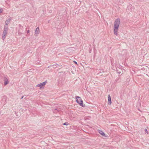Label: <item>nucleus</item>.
<instances>
[{"mask_svg": "<svg viewBox=\"0 0 149 149\" xmlns=\"http://www.w3.org/2000/svg\"><path fill=\"white\" fill-rule=\"evenodd\" d=\"M120 24V19H116L114 22V32L115 35L117 36L118 35V28Z\"/></svg>", "mask_w": 149, "mask_h": 149, "instance_id": "nucleus-1", "label": "nucleus"}, {"mask_svg": "<svg viewBox=\"0 0 149 149\" xmlns=\"http://www.w3.org/2000/svg\"><path fill=\"white\" fill-rule=\"evenodd\" d=\"M77 102L82 107H84L85 105L83 104V101L81 99L80 97L78 96H76L75 97Z\"/></svg>", "mask_w": 149, "mask_h": 149, "instance_id": "nucleus-2", "label": "nucleus"}, {"mask_svg": "<svg viewBox=\"0 0 149 149\" xmlns=\"http://www.w3.org/2000/svg\"><path fill=\"white\" fill-rule=\"evenodd\" d=\"M7 30H8V27L6 25L4 27V30L3 31V34L2 38L3 39V40L4 39H5L6 37V35L7 34Z\"/></svg>", "mask_w": 149, "mask_h": 149, "instance_id": "nucleus-3", "label": "nucleus"}, {"mask_svg": "<svg viewBox=\"0 0 149 149\" xmlns=\"http://www.w3.org/2000/svg\"><path fill=\"white\" fill-rule=\"evenodd\" d=\"M19 29L18 31V34L19 36H21L23 33V26L20 24H19Z\"/></svg>", "mask_w": 149, "mask_h": 149, "instance_id": "nucleus-4", "label": "nucleus"}, {"mask_svg": "<svg viewBox=\"0 0 149 149\" xmlns=\"http://www.w3.org/2000/svg\"><path fill=\"white\" fill-rule=\"evenodd\" d=\"M3 79L4 81V84H8L9 83L8 77L5 76L3 78Z\"/></svg>", "mask_w": 149, "mask_h": 149, "instance_id": "nucleus-5", "label": "nucleus"}, {"mask_svg": "<svg viewBox=\"0 0 149 149\" xmlns=\"http://www.w3.org/2000/svg\"><path fill=\"white\" fill-rule=\"evenodd\" d=\"M108 104L110 105L111 104V98L110 95H108Z\"/></svg>", "mask_w": 149, "mask_h": 149, "instance_id": "nucleus-6", "label": "nucleus"}, {"mask_svg": "<svg viewBox=\"0 0 149 149\" xmlns=\"http://www.w3.org/2000/svg\"><path fill=\"white\" fill-rule=\"evenodd\" d=\"M39 29L38 27H37L36 29L35 32V34L36 35V36H37L38 35L39 33Z\"/></svg>", "mask_w": 149, "mask_h": 149, "instance_id": "nucleus-7", "label": "nucleus"}, {"mask_svg": "<svg viewBox=\"0 0 149 149\" xmlns=\"http://www.w3.org/2000/svg\"><path fill=\"white\" fill-rule=\"evenodd\" d=\"M98 132L102 136H105V134L102 131V130H98Z\"/></svg>", "mask_w": 149, "mask_h": 149, "instance_id": "nucleus-8", "label": "nucleus"}, {"mask_svg": "<svg viewBox=\"0 0 149 149\" xmlns=\"http://www.w3.org/2000/svg\"><path fill=\"white\" fill-rule=\"evenodd\" d=\"M11 20V19L9 18L8 19H7L6 21V24L7 25L10 22Z\"/></svg>", "mask_w": 149, "mask_h": 149, "instance_id": "nucleus-9", "label": "nucleus"}, {"mask_svg": "<svg viewBox=\"0 0 149 149\" xmlns=\"http://www.w3.org/2000/svg\"><path fill=\"white\" fill-rule=\"evenodd\" d=\"M45 85H41V86H40V89H42L44 88V86Z\"/></svg>", "mask_w": 149, "mask_h": 149, "instance_id": "nucleus-10", "label": "nucleus"}, {"mask_svg": "<svg viewBox=\"0 0 149 149\" xmlns=\"http://www.w3.org/2000/svg\"><path fill=\"white\" fill-rule=\"evenodd\" d=\"M45 84H37L36 86V87H39L40 86H41V85H45Z\"/></svg>", "mask_w": 149, "mask_h": 149, "instance_id": "nucleus-11", "label": "nucleus"}, {"mask_svg": "<svg viewBox=\"0 0 149 149\" xmlns=\"http://www.w3.org/2000/svg\"><path fill=\"white\" fill-rule=\"evenodd\" d=\"M68 125V122H65L63 124V125Z\"/></svg>", "mask_w": 149, "mask_h": 149, "instance_id": "nucleus-12", "label": "nucleus"}, {"mask_svg": "<svg viewBox=\"0 0 149 149\" xmlns=\"http://www.w3.org/2000/svg\"><path fill=\"white\" fill-rule=\"evenodd\" d=\"M47 81H45V82L40 83V84H46L47 83Z\"/></svg>", "mask_w": 149, "mask_h": 149, "instance_id": "nucleus-13", "label": "nucleus"}, {"mask_svg": "<svg viewBox=\"0 0 149 149\" xmlns=\"http://www.w3.org/2000/svg\"><path fill=\"white\" fill-rule=\"evenodd\" d=\"M145 131L146 132V133L148 134V131H147V130L146 129H145Z\"/></svg>", "mask_w": 149, "mask_h": 149, "instance_id": "nucleus-14", "label": "nucleus"}, {"mask_svg": "<svg viewBox=\"0 0 149 149\" xmlns=\"http://www.w3.org/2000/svg\"><path fill=\"white\" fill-rule=\"evenodd\" d=\"M2 12V9H0V13Z\"/></svg>", "mask_w": 149, "mask_h": 149, "instance_id": "nucleus-15", "label": "nucleus"}, {"mask_svg": "<svg viewBox=\"0 0 149 149\" xmlns=\"http://www.w3.org/2000/svg\"><path fill=\"white\" fill-rule=\"evenodd\" d=\"M29 32H30V31H29V30H28L27 31V33H29Z\"/></svg>", "mask_w": 149, "mask_h": 149, "instance_id": "nucleus-16", "label": "nucleus"}, {"mask_svg": "<svg viewBox=\"0 0 149 149\" xmlns=\"http://www.w3.org/2000/svg\"><path fill=\"white\" fill-rule=\"evenodd\" d=\"M74 62H75L76 64H77V63L75 61H74Z\"/></svg>", "mask_w": 149, "mask_h": 149, "instance_id": "nucleus-17", "label": "nucleus"}, {"mask_svg": "<svg viewBox=\"0 0 149 149\" xmlns=\"http://www.w3.org/2000/svg\"><path fill=\"white\" fill-rule=\"evenodd\" d=\"M23 97H24L23 96H22V98H21V99L23 98Z\"/></svg>", "mask_w": 149, "mask_h": 149, "instance_id": "nucleus-18", "label": "nucleus"}, {"mask_svg": "<svg viewBox=\"0 0 149 149\" xmlns=\"http://www.w3.org/2000/svg\"><path fill=\"white\" fill-rule=\"evenodd\" d=\"M118 73H119V74H120V72H118Z\"/></svg>", "mask_w": 149, "mask_h": 149, "instance_id": "nucleus-19", "label": "nucleus"}]
</instances>
